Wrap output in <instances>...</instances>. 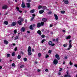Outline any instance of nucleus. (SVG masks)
Instances as JSON below:
<instances>
[{
    "label": "nucleus",
    "instance_id": "obj_20",
    "mask_svg": "<svg viewBox=\"0 0 77 77\" xmlns=\"http://www.w3.org/2000/svg\"><path fill=\"white\" fill-rule=\"evenodd\" d=\"M15 25H16V23L15 22H13L12 24H11V26H15Z\"/></svg>",
    "mask_w": 77,
    "mask_h": 77
},
{
    "label": "nucleus",
    "instance_id": "obj_5",
    "mask_svg": "<svg viewBox=\"0 0 77 77\" xmlns=\"http://www.w3.org/2000/svg\"><path fill=\"white\" fill-rule=\"evenodd\" d=\"M22 5L21 6L23 8H25V4H24V2L23 1H22Z\"/></svg>",
    "mask_w": 77,
    "mask_h": 77
},
{
    "label": "nucleus",
    "instance_id": "obj_9",
    "mask_svg": "<svg viewBox=\"0 0 77 77\" xmlns=\"http://www.w3.org/2000/svg\"><path fill=\"white\" fill-rule=\"evenodd\" d=\"M8 8V6L6 5H4L2 7L3 9H6Z\"/></svg>",
    "mask_w": 77,
    "mask_h": 77
},
{
    "label": "nucleus",
    "instance_id": "obj_29",
    "mask_svg": "<svg viewBox=\"0 0 77 77\" xmlns=\"http://www.w3.org/2000/svg\"><path fill=\"white\" fill-rule=\"evenodd\" d=\"M21 55H19L17 56V58H18V59H20L21 58Z\"/></svg>",
    "mask_w": 77,
    "mask_h": 77
},
{
    "label": "nucleus",
    "instance_id": "obj_53",
    "mask_svg": "<svg viewBox=\"0 0 77 77\" xmlns=\"http://www.w3.org/2000/svg\"><path fill=\"white\" fill-rule=\"evenodd\" d=\"M66 73H67V75H68L69 74L68 73V71Z\"/></svg>",
    "mask_w": 77,
    "mask_h": 77
},
{
    "label": "nucleus",
    "instance_id": "obj_63",
    "mask_svg": "<svg viewBox=\"0 0 77 77\" xmlns=\"http://www.w3.org/2000/svg\"><path fill=\"white\" fill-rule=\"evenodd\" d=\"M32 51H34V49H32Z\"/></svg>",
    "mask_w": 77,
    "mask_h": 77
},
{
    "label": "nucleus",
    "instance_id": "obj_37",
    "mask_svg": "<svg viewBox=\"0 0 77 77\" xmlns=\"http://www.w3.org/2000/svg\"><path fill=\"white\" fill-rule=\"evenodd\" d=\"M11 56V55L9 54H8L7 55V57H10V56Z\"/></svg>",
    "mask_w": 77,
    "mask_h": 77
},
{
    "label": "nucleus",
    "instance_id": "obj_32",
    "mask_svg": "<svg viewBox=\"0 0 77 77\" xmlns=\"http://www.w3.org/2000/svg\"><path fill=\"white\" fill-rule=\"evenodd\" d=\"M44 41H45V39H43V40H42L41 41L42 44H43V43H44Z\"/></svg>",
    "mask_w": 77,
    "mask_h": 77
},
{
    "label": "nucleus",
    "instance_id": "obj_59",
    "mask_svg": "<svg viewBox=\"0 0 77 77\" xmlns=\"http://www.w3.org/2000/svg\"><path fill=\"white\" fill-rule=\"evenodd\" d=\"M63 32H65V30H63Z\"/></svg>",
    "mask_w": 77,
    "mask_h": 77
},
{
    "label": "nucleus",
    "instance_id": "obj_19",
    "mask_svg": "<svg viewBox=\"0 0 77 77\" xmlns=\"http://www.w3.org/2000/svg\"><path fill=\"white\" fill-rule=\"evenodd\" d=\"M4 24H6V25H8V22L7 21H5L4 22Z\"/></svg>",
    "mask_w": 77,
    "mask_h": 77
},
{
    "label": "nucleus",
    "instance_id": "obj_57",
    "mask_svg": "<svg viewBox=\"0 0 77 77\" xmlns=\"http://www.w3.org/2000/svg\"><path fill=\"white\" fill-rule=\"evenodd\" d=\"M25 22L26 23H27V19H26V20H25Z\"/></svg>",
    "mask_w": 77,
    "mask_h": 77
},
{
    "label": "nucleus",
    "instance_id": "obj_30",
    "mask_svg": "<svg viewBox=\"0 0 77 77\" xmlns=\"http://www.w3.org/2000/svg\"><path fill=\"white\" fill-rule=\"evenodd\" d=\"M41 38H44V37H45V35H41Z\"/></svg>",
    "mask_w": 77,
    "mask_h": 77
},
{
    "label": "nucleus",
    "instance_id": "obj_62",
    "mask_svg": "<svg viewBox=\"0 0 77 77\" xmlns=\"http://www.w3.org/2000/svg\"><path fill=\"white\" fill-rule=\"evenodd\" d=\"M13 45L14 46H15V44H14V43L13 44Z\"/></svg>",
    "mask_w": 77,
    "mask_h": 77
},
{
    "label": "nucleus",
    "instance_id": "obj_49",
    "mask_svg": "<svg viewBox=\"0 0 77 77\" xmlns=\"http://www.w3.org/2000/svg\"><path fill=\"white\" fill-rule=\"evenodd\" d=\"M45 71H46V72H47L48 71V69H46L45 70Z\"/></svg>",
    "mask_w": 77,
    "mask_h": 77
},
{
    "label": "nucleus",
    "instance_id": "obj_51",
    "mask_svg": "<svg viewBox=\"0 0 77 77\" xmlns=\"http://www.w3.org/2000/svg\"><path fill=\"white\" fill-rule=\"evenodd\" d=\"M20 19H21V17H19L18 18V19L20 20Z\"/></svg>",
    "mask_w": 77,
    "mask_h": 77
},
{
    "label": "nucleus",
    "instance_id": "obj_58",
    "mask_svg": "<svg viewBox=\"0 0 77 77\" xmlns=\"http://www.w3.org/2000/svg\"><path fill=\"white\" fill-rule=\"evenodd\" d=\"M52 40L53 41H54V42H55V41H56L55 40V39H52Z\"/></svg>",
    "mask_w": 77,
    "mask_h": 77
},
{
    "label": "nucleus",
    "instance_id": "obj_4",
    "mask_svg": "<svg viewBox=\"0 0 77 77\" xmlns=\"http://www.w3.org/2000/svg\"><path fill=\"white\" fill-rule=\"evenodd\" d=\"M23 20L22 19H20V20L18 21L19 24V25H21V24H22V23L23 22Z\"/></svg>",
    "mask_w": 77,
    "mask_h": 77
},
{
    "label": "nucleus",
    "instance_id": "obj_3",
    "mask_svg": "<svg viewBox=\"0 0 77 77\" xmlns=\"http://www.w3.org/2000/svg\"><path fill=\"white\" fill-rule=\"evenodd\" d=\"M48 44L49 45H51L52 47H53L55 45L54 44H53V42L51 41H50L48 42Z\"/></svg>",
    "mask_w": 77,
    "mask_h": 77
},
{
    "label": "nucleus",
    "instance_id": "obj_36",
    "mask_svg": "<svg viewBox=\"0 0 77 77\" xmlns=\"http://www.w3.org/2000/svg\"><path fill=\"white\" fill-rule=\"evenodd\" d=\"M33 19H34V17H32L30 20L31 21H32V20H33Z\"/></svg>",
    "mask_w": 77,
    "mask_h": 77
},
{
    "label": "nucleus",
    "instance_id": "obj_13",
    "mask_svg": "<svg viewBox=\"0 0 77 77\" xmlns=\"http://www.w3.org/2000/svg\"><path fill=\"white\" fill-rule=\"evenodd\" d=\"M37 33H38V34H39V35H41V34H42L41 31L40 30H38L37 31Z\"/></svg>",
    "mask_w": 77,
    "mask_h": 77
},
{
    "label": "nucleus",
    "instance_id": "obj_31",
    "mask_svg": "<svg viewBox=\"0 0 77 77\" xmlns=\"http://www.w3.org/2000/svg\"><path fill=\"white\" fill-rule=\"evenodd\" d=\"M12 55V56H15V52H13Z\"/></svg>",
    "mask_w": 77,
    "mask_h": 77
},
{
    "label": "nucleus",
    "instance_id": "obj_42",
    "mask_svg": "<svg viewBox=\"0 0 77 77\" xmlns=\"http://www.w3.org/2000/svg\"><path fill=\"white\" fill-rule=\"evenodd\" d=\"M24 61H27V58H25L23 59Z\"/></svg>",
    "mask_w": 77,
    "mask_h": 77
},
{
    "label": "nucleus",
    "instance_id": "obj_47",
    "mask_svg": "<svg viewBox=\"0 0 77 77\" xmlns=\"http://www.w3.org/2000/svg\"><path fill=\"white\" fill-rule=\"evenodd\" d=\"M52 12H51V11H49L48 14H51Z\"/></svg>",
    "mask_w": 77,
    "mask_h": 77
},
{
    "label": "nucleus",
    "instance_id": "obj_56",
    "mask_svg": "<svg viewBox=\"0 0 77 77\" xmlns=\"http://www.w3.org/2000/svg\"><path fill=\"white\" fill-rule=\"evenodd\" d=\"M67 58H68V57H65V59H67Z\"/></svg>",
    "mask_w": 77,
    "mask_h": 77
},
{
    "label": "nucleus",
    "instance_id": "obj_18",
    "mask_svg": "<svg viewBox=\"0 0 77 77\" xmlns=\"http://www.w3.org/2000/svg\"><path fill=\"white\" fill-rule=\"evenodd\" d=\"M26 5L27 6V7H28V8H30V3H27L26 4Z\"/></svg>",
    "mask_w": 77,
    "mask_h": 77
},
{
    "label": "nucleus",
    "instance_id": "obj_27",
    "mask_svg": "<svg viewBox=\"0 0 77 77\" xmlns=\"http://www.w3.org/2000/svg\"><path fill=\"white\" fill-rule=\"evenodd\" d=\"M67 45H68V44H64L63 45V46L64 47H67Z\"/></svg>",
    "mask_w": 77,
    "mask_h": 77
},
{
    "label": "nucleus",
    "instance_id": "obj_28",
    "mask_svg": "<svg viewBox=\"0 0 77 77\" xmlns=\"http://www.w3.org/2000/svg\"><path fill=\"white\" fill-rule=\"evenodd\" d=\"M65 11H61V14H65Z\"/></svg>",
    "mask_w": 77,
    "mask_h": 77
},
{
    "label": "nucleus",
    "instance_id": "obj_17",
    "mask_svg": "<svg viewBox=\"0 0 77 77\" xmlns=\"http://www.w3.org/2000/svg\"><path fill=\"white\" fill-rule=\"evenodd\" d=\"M16 9H17V10L19 11V12H20V13H21V12H22V11H21L19 10V8H18V7H16Z\"/></svg>",
    "mask_w": 77,
    "mask_h": 77
},
{
    "label": "nucleus",
    "instance_id": "obj_12",
    "mask_svg": "<svg viewBox=\"0 0 77 77\" xmlns=\"http://www.w3.org/2000/svg\"><path fill=\"white\" fill-rule=\"evenodd\" d=\"M44 10H41L39 11V12L40 14H43V13H44Z\"/></svg>",
    "mask_w": 77,
    "mask_h": 77
},
{
    "label": "nucleus",
    "instance_id": "obj_25",
    "mask_svg": "<svg viewBox=\"0 0 77 77\" xmlns=\"http://www.w3.org/2000/svg\"><path fill=\"white\" fill-rule=\"evenodd\" d=\"M38 57H40L41 56V53H39L38 54Z\"/></svg>",
    "mask_w": 77,
    "mask_h": 77
},
{
    "label": "nucleus",
    "instance_id": "obj_64",
    "mask_svg": "<svg viewBox=\"0 0 77 77\" xmlns=\"http://www.w3.org/2000/svg\"><path fill=\"white\" fill-rule=\"evenodd\" d=\"M63 64H65V61L63 62Z\"/></svg>",
    "mask_w": 77,
    "mask_h": 77
},
{
    "label": "nucleus",
    "instance_id": "obj_8",
    "mask_svg": "<svg viewBox=\"0 0 77 77\" xmlns=\"http://www.w3.org/2000/svg\"><path fill=\"white\" fill-rule=\"evenodd\" d=\"M55 57L58 60H59L60 59V58L59 57V55L58 54H57L55 55Z\"/></svg>",
    "mask_w": 77,
    "mask_h": 77
},
{
    "label": "nucleus",
    "instance_id": "obj_48",
    "mask_svg": "<svg viewBox=\"0 0 77 77\" xmlns=\"http://www.w3.org/2000/svg\"><path fill=\"white\" fill-rule=\"evenodd\" d=\"M74 66L75 67H76V68H77V64H75Z\"/></svg>",
    "mask_w": 77,
    "mask_h": 77
},
{
    "label": "nucleus",
    "instance_id": "obj_38",
    "mask_svg": "<svg viewBox=\"0 0 77 77\" xmlns=\"http://www.w3.org/2000/svg\"><path fill=\"white\" fill-rule=\"evenodd\" d=\"M14 32L15 34H16V33H17V30L16 29H15L14 30Z\"/></svg>",
    "mask_w": 77,
    "mask_h": 77
},
{
    "label": "nucleus",
    "instance_id": "obj_10",
    "mask_svg": "<svg viewBox=\"0 0 77 77\" xmlns=\"http://www.w3.org/2000/svg\"><path fill=\"white\" fill-rule=\"evenodd\" d=\"M4 43L5 44H6V45H8L9 44V42L8 41H6V40H5L4 41Z\"/></svg>",
    "mask_w": 77,
    "mask_h": 77
},
{
    "label": "nucleus",
    "instance_id": "obj_39",
    "mask_svg": "<svg viewBox=\"0 0 77 77\" xmlns=\"http://www.w3.org/2000/svg\"><path fill=\"white\" fill-rule=\"evenodd\" d=\"M49 57V56L48 55H46L45 56L46 58H48Z\"/></svg>",
    "mask_w": 77,
    "mask_h": 77
},
{
    "label": "nucleus",
    "instance_id": "obj_6",
    "mask_svg": "<svg viewBox=\"0 0 77 77\" xmlns=\"http://www.w3.org/2000/svg\"><path fill=\"white\" fill-rule=\"evenodd\" d=\"M53 63L54 64H55V65H56V64H57V63H58V60L55 59L54 60Z\"/></svg>",
    "mask_w": 77,
    "mask_h": 77
},
{
    "label": "nucleus",
    "instance_id": "obj_15",
    "mask_svg": "<svg viewBox=\"0 0 77 77\" xmlns=\"http://www.w3.org/2000/svg\"><path fill=\"white\" fill-rule=\"evenodd\" d=\"M71 35H69L68 36H66V39H68L70 38H71Z\"/></svg>",
    "mask_w": 77,
    "mask_h": 77
},
{
    "label": "nucleus",
    "instance_id": "obj_24",
    "mask_svg": "<svg viewBox=\"0 0 77 77\" xmlns=\"http://www.w3.org/2000/svg\"><path fill=\"white\" fill-rule=\"evenodd\" d=\"M42 8L43 9V10H45V9H47V7L45 6H43Z\"/></svg>",
    "mask_w": 77,
    "mask_h": 77
},
{
    "label": "nucleus",
    "instance_id": "obj_55",
    "mask_svg": "<svg viewBox=\"0 0 77 77\" xmlns=\"http://www.w3.org/2000/svg\"><path fill=\"white\" fill-rule=\"evenodd\" d=\"M37 71H38V72H40V71H41V70H40V69H38V70H37Z\"/></svg>",
    "mask_w": 77,
    "mask_h": 77
},
{
    "label": "nucleus",
    "instance_id": "obj_41",
    "mask_svg": "<svg viewBox=\"0 0 77 77\" xmlns=\"http://www.w3.org/2000/svg\"><path fill=\"white\" fill-rule=\"evenodd\" d=\"M69 64L70 65H72V63L71 61H70Z\"/></svg>",
    "mask_w": 77,
    "mask_h": 77
},
{
    "label": "nucleus",
    "instance_id": "obj_2",
    "mask_svg": "<svg viewBox=\"0 0 77 77\" xmlns=\"http://www.w3.org/2000/svg\"><path fill=\"white\" fill-rule=\"evenodd\" d=\"M44 23L42 22L41 23V24L40 23H38L37 24V27L38 28L40 27H41V26H43L44 25Z\"/></svg>",
    "mask_w": 77,
    "mask_h": 77
},
{
    "label": "nucleus",
    "instance_id": "obj_60",
    "mask_svg": "<svg viewBox=\"0 0 77 77\" xmlns=\"http://www.w3.org/2000/svg\"><path fill=\"white\" fill-rule=\"evenodd\" d=\"M59 75H60L61 74V73L60 72H59L58 73Z\"/></svg>",
    "mask_w": 77,
    "mask_h": 77
},
{
    "label": "nucleus",
    "instance_id": "obj_23",
    "mask_svg": "<svg viewBox=\"0 0 77 77\" xmlns=\"http://www.w3.org/2000/svg\"><path fill=\"white\" fill-rule=\"evenodd\" d=\"M42 8V6L41 5H40L38 6V9H40Z\"/></svg>",
    "mask_w": 77,
    "mask_h": 77
},
{
    "label": "nucleus",
    "instance_id": "obj_52",
    "mask_svg": "<svg viewBox=\"0 0 77 77\" xmlns=\"http://www.w3.org/2000/svg\"><path fill=\"white\" fill-rule=\"evenodd\" d=\"M72 41L71 40H70L69 41V44H71V42Z\"/></svg>",
    "mask_w": 77,
    "mask_h": 77
},
{
    "label": "nucleus",
    "instance_id": "obj_16",
    "mask_svg": "<svg viewBox=\"0 0 77 77\" xmlns=\"http://www.w3.org/2000/svg\"><path fill=\"white\" fill-rule=\"evenodd\" d=\"M54 16L56 20H58V17L57 16V15H56V14H54Z\"/></svg>",
    "mask_w": 77,
    "mask_h": 77
},
{
    "label": "nucleus",
    "instance_id": "obj_21",
    "mask_svg": "<svg viewBox=\"0 0 77 77\" xmlns=\"http://www.w3.org/2000/svg\"><path fill=\"white\" fill-rule=\"evenodd\" d=\"M42 20L43 21H44V22H45V21H47V20L46 19L44 18L42 19Z\"/></svg>",
    "mask_w": 77,
    "mask_h": 77
},
{
    "label": "nucleus",
    "instance_id": "obj_46",
    "mask_svg": "<svg viewBox=\"0 0 77 77\" xmlns=\"http://www.w3.org/2000/svg\"><path fill=\"white\" fill-rule=\"evenodd\" d=\"M49 27H53V25L50 24Z\"/></svg>",
    "mask_w": 77,
    "mask_h": 77
},
{
    "label": "nucleus",
    "instance_id": "obj_50",
    "mask_svg": "<svg viewBox=\"0 0 77 77\" xmlns=\"http://www.w3.org/2000/svg\"><path fill=\"white\" fill-rule=\"evenodd\" d=\"M21 54H24V53H23V52H21Z\"/></svg>",
    "mask_w": 77,
    "mask_h": 77
},
{
    "label": "nucleus",
    "instance_id": "obj_26",
    "mask_svg": "<svg viewBox=\"0 0 77 77\" xmlns=\"http://www.w3.org/2000/svg\"><path fill=\"white\" fill-rule=\"evenodd\" d=\"M29 29H30L31 30H33V27L32 26V25H31L30 26Z\"/></svg>",
    "mask_w": 77,
    "mask_h": 77
},
{
    "label": "nucleus",
    "instance_id": "obj_45",
    "mask_svg": "<svg viewBox=\"0 0 77 77\" xmlns=\"http://www.w3.org/2000/svg\"><path fill=\"white\" fill-rule=\"evenodd\" d=\"M62 71V69L60 68V70H59V71Z\"/></svg>",
    "mask_w": 77,
    "mask_h": 77
},
{
    "label": "nucleus",
    "instance_id": "obj_43",
    "mask_svg": "<svg viewBox=\"0 0 77 77\" xmlns=\"http://www.w3.org/2000/svg\"><path fill=\"white\" fill-rule=\"evenodd\" d=\"M18 39V37L17 36L15 37V39Z\"/></svg>",
    "mask_w": 77,
    "mask_h": 77
},
{
    "label": "nucleus",
    "instance_id": "obj_1",
    "mask_svg": "<svg viewBox=\"0 0 77 77\" xmlns=\"http://www.w3.org/2000/svg\"><path fill=\"white\" fill-rule=\"evenodd\" d=\"M28 55L31 56L32 55V51L31 50V47L29 46L28 49Z\"/></svg>",
    "mask_w": 77,
    "mask_h": 77
},
{
    "label": "nucleus",
    "instance_id": "obj_35",
    "mask_svg": "<svg viewBox=\"0 0 77 77\" xmlns=\"http://www.w3.org/2000/svg\"><path fill=\"white\" fill-rule=\"evenodd\" d=\"M48 53H50V54H51V50H50L48 51Z\"/></svg>",
    "mask_w": 77,
    "mask_h": 77
},
{
    "label": "nucleus",
    "instance_id": "obj_34",
    "mask_svg": "<svg viewBox=\"0 0 77 77\" xmlns=\"http://www.w3.org/2000/svg\"><path fill=\"white\" fill-rule=\"evenodd\" d=\"M58 41H59V39H58V38H57L56 39L55 41L57 42H58Z\"/></svg>",
    "mask_w": 77,
    "mask_h": 77
},
{
    "label": "nucleus",
    "instance_id": "obj_40",
    "mask_svg": "<svg viewBox=\"0 0 77 77\" xmlns=\"http://www.w3.org/2000/svg\"><path fill=\"white\" fill-rule=\"evenodd\" d=\"M23 67H24V65H21L20 66V68H23Z\"/></svg>",
    "mask_w": 77,
    "mask_h": 77
},
{
    "label": "nucleus",
    "instance_id": "obj_61",
    "mask_svg": "<svg viewBox=\"0 0 77 77\" xmlns=\"http://www.w3.org/2000/svg\"><path fill=\"white\" fill-rule=\"evenodd\" d=\"M32 26L33 27H35V24H33Z\"/></svg>",
    "mask_w": 77,
    "mask_h": 77
},
{
    "label": "nucleus",
    "instance_id": "obj_33",
    "mask_svg": "<svg viewBox=\"0 0 77 77\" xmlns=\"http://www.w3.org/2000/svg\"><path fill=\"white\" fill-rule=\"evenodd\" d=\"M12 66L15 67V63H13L12 64Z\"/></svg>",
    "mask_w": 77,
    "mask_h": 77
},
{
    "label": "nucleus",
    "instance_id": "obj_22",
    "mask_svg": "<svg viewBox=\"0 0 77 77\" xmlns=\"http://www.w3.org/2000/svg\"><path fill=\"white\" fill-rule=\"evenodd\" d=\"M34 12H35V10H34V9L31 10L30 11V12L31 13H33Z\"/></svg>",
    "mask_w": 77,
    "mask_h": 77
},
{
    "label": "nucleus",
    "instance_id": "obj_7",
    "mask_svg": "<svg viewBox=\"0 0 77 77\" xmlns=\"http://www.w3.org/2000/svg\"><path fill=\"white\" fill-rule=\"evenodd\" d=\"M63 2L65 4L68 5L69 3L68 0H63Z\"/></svg>",
    "mask_w": 77,
    "mask_h": 77
},
{
    "label": "nucleus",
    "instance_id": "obj_14",
    "mask_svg": "<svg viewBox=\"0 0 77 77\" xmlns=\"http://www.w3.org/2000/svg\"><path fill=\"white\" fill-rule=\"evenodd\" d=\"M71 47H72V45H71V44L70 43L69 48L67 49L68 50H69L70 49H71Z\"/></svg>",
    "mask_w": 77,
    "mask_h": 77
},
{
    "label": "nucleus",
    "instance_id": "obj_44",
    "mask_svg": "<svg viewBox=\"0 0 77 77\" xmlns=\"http://www.w3.org/2000/svg\"><path fill=\"white\" fill-rule=\"evenodd\" d=\"M17 50V47H16V48H14V51H16Z\"/></svg>",
    "mask_w": 77,
    "mask_h": 77
},
{
    "label": "nucleus",
    "instance_id": "obj_11",
    "mask_svg": "<svg viewBox=\"0 0 77 77\" xmlns=\"http://www.w3.org/2000/svg\"><path fill=\"white\" fill-rule=\"evenodd\" d=\"M25 28L24 27H22L20 29V31L22 32H24V31H25Z\"/></svg>",
    "mask_w": 77,
    "mask_h": 77
},
{
    "label": "nucleus",
    "instance_id": "obj_54",
    "mask_svg": "<svg viewBox=\"0 0 77 77\" xmlns=\"http://www.w3.org/2000/svg\"><path fill=\"white\" fill-rule=\"evenodd\" d=\"M32 15L33 17H35V14H32Z\"/></svg>",
    "mask_w": 77,
    "mask_h": 77
}]
</instances>
